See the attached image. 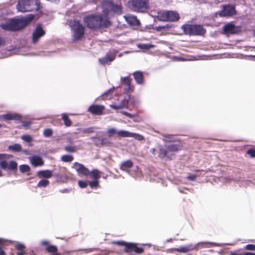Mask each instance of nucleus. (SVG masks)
<instances>
[{"instance_id":"1","label":"nucleus","mask_w":255,"mask_h":255,"mask_svg":"<svg viewBox=\"0 0 255 255\" xmlns=\"http://www.w3.org/2000/svg\"><path fill=\"white\" fill-rule=\"evenodd\" d=\"M83 22L88 28L93 30L107 28L111 25L108 18L102 14L86 15L83 18Z\"/></svg>"},{"instance_id":"2","label":"nucleus","mask_w":255,"mask_h":255,"mask_svg":"<svg viewBox=\"0 0 255 255\" xmlns=\"http://www.w3.org/2000/svg\"><path fill=\"white\" fill-rule=\"evenodd\" d=\"M69 25L73 32L72 40L76 42L82 39L85 35V28L77 19H71L68 21Z\"/></svg>"},{"instance_id":"3","label":"nucleus","mask_w":255,"mask_h":255,"mask_svg":"<svg viewBox=\"0 0 255 255\" xmlns=\"http://www.w3.org/2000/svg\"><path fill=\"white\" fill-rule=\"evenodd\" d=\"M182 148V145L180 143L168 145L166 148L160 147L158 156L160 158L166 157L168 160H171L175 155V152L181 150Z\"/></svg>"},{"instance_id":"4","label":"nucleus","mask_w":255,"mask_h":255,"mask_svg":"<svg viewBox=\"0 0 255 255\" xmlns=\"http://www.w3.org/2000/svg\"><path fill=\"white\" fill-rule=\"evenodd\" d=\"M39 5L40 2L38 0H19L16 8L18 11L25 12L33 10H38Z\"/></svg>"},{"instance_id":"5","label":"nucleus","mask_w":255,"mask_h":255,"mask_svg":"<svg viewBox=\"0 0 255 255\" xmlns=\"http://www.w3.org/2000/svg\"><path fill=\"white\" fill-rule=\"evenodd\" d=\"M157 18L161 21L174 22L180 18L179 14L175 11L162 10L157 12Z\"/></svg>"},{"instance_id":"6","label":"nucleus","mask_w":255,"mask_h":255,"mask_svg":"<svg viewBox=\"0 0 255 255\" xmlns=\"http://www.w3.org/2000/svg\"><path fill=\"white\" fill-rule=\"evenodd\" d=\"M185 33L190 35H202L206 33V29L200 24H184L182 26Z\"/></svg>"},{"instance_id":"7","label":"nucleus","mask_w":255,"mask_h":255,"mask_svg":"<svg viewBox=\"0 0 255 255\" xmlns=\"http://www.w3.org/2000/svg\"><path fill=\"white\" fill-rule=\"evenodd\" d=\"M101 7L103 8V12L105 14H108L110 11L121 14L122 12V5L116 4L111 0L103 1L101 4Z\"/></svg>"},{"instance_id":"8","label":"nucleus","mask_w":255,"mask_h":255,"mask_svg":"<svg viewBox=\"0 0 255 255\" xmlns=\"http://www.w3.org/2000/svg\"><path fill=\"white\" fill-rule=\"evenodd\" d=\"M148 0H129L128 7L133 11L144 12L148 8Z\"/></svg>"},{"instance_id":"9","label":"nucleus","mask_w":255,"mask_h":255,"mask_svg":"<svg viewBox=\"0 0 255 255\" xmlns=\"http://www.w3.org/2000/svg\"><path fill=\"white\" fill-rule=\"evenodd\" d=\"M34 18V15L30 14L23 19H11V25L13 31L20 30L26 26Z\"/></svg>"},{"instance_id":"10","label":"nucleus","mask_w":255,"mask_h":255,"mask_svg":"<svg viewBox=\"0 0 255 255\" xmlns=\"http://www.w3.org/2000/svg\"><path fill=\"white\" fill-rule=\"evenodd\" d=\"M8 155L6 154H0V167L3 169H8L10 170H15L17 169V164L14 161H11L8 163L5 160H2L4 159L8 158Z\"/></svg>"},{"instance_id":"11","label":"nucleus","mask_w":255,"mask_h":255,"mask_svg":"<svg viewBox=\"0 0 255 255\" xmlns=\"http://www.w3.org/2000/svg\"><path fill=\"white\" fill-rule=\"evenodd\" d=\"M46 34L45 31L44 30L42 26L40 24L36 26L34 30L32 36L31 40L33 44L37 43L39 39Z\"/></svg>"},{"instance_id":"12","label":"nucleus","mask_w":255,"mask_h":255,"mask_svg":"<svg viewBox=\"0 0 255 255\" xmlns=\"http://www.w3.org/2000/svg\"><path fill=\"white\" fill-rule=\"evenodd\" d=\"M124 251L127 253L133 252L136 254H140L143 253L144 249L142 248L137 247L135 243L126 242L124 246Z\"/></svg>"},{"instance_id":"13","label":"nucleus","mask_w":255,"mask_h":255,"mask_svg":"<svg viewBox=\"0 0 255 255\" xmlns=\"http://www.w3.org/2000/svg\"><path fill=\"white\" fill-rule=\"evenodd\" d=\"M117 53V51L115 50H110L105 57L100 58L99 61L102 65L109 64L115 59Z\"/></svg>"},{"instance_id":"14","label":"nucleus","mask_w":255,"mask_h":255,"mask_svg":"<svg viewBox=\"0 0 255 255\" xmlns=\"http://www.w3.org/2000/svg\"><path fill=\"white\" fill-rule=\"evenodd\" d=\"M105 107L104 105L92 104L88 109V112L93 115L101 116L104 114Z\"/></svg>"},{"instance_id":"15","label":"nucleus","mask_w":255,"mask_h":255,"mask_svg":"<svg viewBox=\"0 0 255 255\" xmlns=\"http://www.w3.org/2000/svg\"><path fill=\"white\" fill-rule=\"evenodd\" d=\"M223 31L226 34H238L241 31V26H235L232 23H228L224 26Z\"/></svg>"},{"instance_id":"16","label":"nucleus","mask_w":255,"mask_h":255,"mask_svg":"<svg viewBox=\"0 0 255 255\" xmlns=\"http://www.w3.org/2000/svg\"><path fill=\"white\" fill-rule=\"evenodd\" d=\"M236 14V11L235 7L231 5H227L224 7L219 14L221 16H232Z\"/></svg>"},{"instance_id":"17","label":"nucleus","mask_w":255,"mask_h":255,"mask_svg":"<svg viewBox=\"0 0 255 255\" xmlns=\"http://www.w3.org/2000/svg\"><path fill=\"white\" fill-rule=\"evenodd\" d=\"M72 168H75L79 174L87 176L90 174L89 170L83 164L78 162H74Z\"/></svg>"},{"instance_id":"18","label":"nucleus","mask_w":255,"mask_h":255,"mask_svg":"<svg viewBox=\"0 0 255 255\" xmlns=\"http://www.w3.org/2000/svg\"><path fill=\"white\" fill-rule=\"evenodd\" d=\"M0 119H3L4 121L15 120L21 121L22 120L21 116L17 114L8 113L2 115L0 116Z\"/></svg>"},{"instance_id":"19","label":"nucleus","mask_w":255,"mask_h":255,"mask_svg":"<svg viewBox=\"0 0 255 255\" xmlns=\"http://www.w3.org/2000/svg\"><path fill=\"white\" fill-rule=\"evenodd\" d=\"M41 245L45 247V251L49 253H55L58 251L57 247L55 245H50L47 241H42Z\"/></svg>"},{"instance_id":"20","label":"nucleus","mask_w":255,"mask_h":255,"mask_svg":"<svg viewBox=\"0 0 255 255\" xmlns=\"http://www.w3.org/2000/svg\"><path fill=\"white\" fill-rule=\"evenodd\" d=\"M121 81L126 86L125 88L126 92H129L133 91V87L131 86V79L129 76L122 78Z\"/></svg>"},{"instance_id":"21","label":"nucleus","mask_w":255,"mask_h":255,"mask_svg":"<svg viewBox=\"0 0 255 255\" xmlns=\"http://www.w3.org/2000/svg\"><path fill=\"white\" fill-rule=\"evenodd\" d=\"M16 250V255H25L26 254V246L20 243L16 244L14 246Z\"/></svg>"},{"instance_id":"22","label":"nucleus","mask_w":255,"mask_h":255,"mask_svg":"<svg viewBox=\"0 0 255 255\" xmlns=\"http://www.w3.org/2000/svg\"><path fill=\"white\" fill-rule=\"evenodd\" d=\"M132 75L137 84H142L144 83L143 74L142 72L135 71Z\"/></svg>"},{"instance_id":"23","label":"nucleus","mask_w":255,"mask_h":255,"mask_svg":"<svg viewBox=\"0 0 255 255\" xmlns=\"http://www.w3.org/2000/svg\"><path fill=\"white\" fill-rule=\"evenodd\" d=\"M11 243L12 242L10 241L0 238V255H6L4 250V247L7 246Z\"/></svg>"},{"instance_id":"24","label":"nucleus","mask_w":255,"mask_h":255,"mask_svg":"<svg viewBox=\"0 0 255 255\" xmlns=\"http://www.w3.org/2000/svg\"><path fill=\"white\" fill-rule=\"evenodd\" d=\"M37 175L39 178H50L52 176V171L49 170H40L37 172Z\"/></svg>"},{"instance_id":"25","label":"nucleus","mask_w":255,"mask_h":255,"mask_svg":"<svg viewBox=\"0 0 255 255\" xmlns=\"http://www.w3.org/2000/svg\"><path fill=\"white\" fill-rule=\"evenodd\" d=\"M133 166L132 161L130 160H127L121 163L120 169L123 171H127L128 169L132 168Z\"/></svg>"},{"instance_id":"26","label":"nucleus","mask_w":255,"mask_h":255,"mask_svg":"<svg viewBox=\"0 0 255 255\" xmlns=\"http://www.w3.org/2000/svg\"><path fill=\"white\" fill-rule=\"evenodd\" d=\"M31 162L35 167L42 166L44 164V161L42 158L37 156H32L31 159Z\"/></svg>"},{"instance_id":"27","label":"nucleus","mask_w":255,"mask_h":255,"mask_svg":"<svg viewBox=\"0 0 255 255\" xmlns=\"http://www.w3.org/2000/svg\"><path fill=\"white\" fill-rule=\"evenodd\" d=\"M112 142L110 141V140L106 137H104L102 138H100L99 137L97 138V140L96 142V144L97 146H103L106 145L109 146L112 144Z\"/></svg>"},{"instance_id":"28","label":"nucleus","mask_w":255,"mask_h":255,"mask_svg":"<svg viewBox=\"0 0 255 255\" xmlns=\"http://www.w3.org/2000/svg\"><path fill=\"white\" fill-rule=\"evenodd\" d=\"M128 105V102L126 100H123L120 104H113L110 105V107L115 110L122 109L127 107Z\"/></svg>"},{"instance_id":"29","label":"nucleus","mask_w":255,"mask_h":255,"mask_svg":"<svg viewBox=\"0 0 255 255\" xmlns=\"http://www.w3.org/2000/svg\"><path fill=\"white\" fill-rule=\"evenodd\" d=\"M137 47L141 50L146 51L154 48L155 45L151 43H140L137 45Z\"/></svg>"},{"instance_id":"30","label":"nucleus","mask_w":255,"mask_h":255,"mask_svg":"<svg viewBox=\"0 0 255 255\" xmlns=\"http://www.w3.org/2000/svg\"><path fill=\"white\" fill-rule=\"evenodd\" d=\"M62 120L64 121V125L67 127H70L72 124L71 120L67 114L64 113L62 115Z\"/></svg>"},{"instance_id":"31","label":"nucleus","mask_w":255,"mask_h":255,"mask_svg":"<svg viewBox=\"0 0 255 255\" xmlns=\"http://www.w3.org/2000/svg\"><path fill=\"white\" fill-rule=\"evenodd\" d=\"M113 89H110L101 96L102 100H110L113 96Z\"/></svg>"},{"instance_id":"32","label":"nucleus","mask_w":255,"mask_h":255,"mask_svg":"<svg viewBox=\"0 0 255 255\" xmlns=\"http://www.w3.org/2000/svg\"><path fill=\"white\" fill-rule=\"evenodd\" d=\"M195 248L193 245H189L186 247H181L180 249H176V251L180 253H186L188 251L194 250Z\"/></svg>"},{"instance_id":"33","label":"nucleus","mask_w":255,"mask_h":255,"mask_svg":"<svg viewBox=\"0 0 255 255\" xmlns=\"http://www.w3.org/2000/svg\"><path fill=\"white\" fill-rule=\"evenodd\" d=\"M127 20V21L131 25H136L139 23V21L136 16H128Z\"/></svg>"},{"instance_id":"34","label":"nucleus","mask_w":255,"mask_h":255,"mask_svg":"<svg viewBox=\"0 0 255 255\" xmlns=\"http://www.w3.org/2000/svg\"><path fill=\"white\" fill-rule=\"evenodd\" d=\"M90 176L94 179L98 180L100 178V172L97 169H93L91 172H90Z\"/></svg>"},{"instance_id":"35","label":"nucleus","mask_w":255,"mask_h":255,"mask_svg":"<svg viewBox=\"0 0 255 255\" xmlns=\"http://www.w3.org/2000/svg\"><path fill=\"white\" fill-rule=\"evenodd\" d=\"M131 133L126 130H119L118 133V137H130L131 136Z\"/></svg>"},{"instance_id":"36","label":"nucleus","mask_w":255,"mask_h":255,"mask_svg":"<svg viewBox=\"0 0 255 255\" xmlns=\"http://www.w3.org/2000/svg\"><path fill=\"white\" fill-rule=\"evenodd\" d=\"M74 159V157L72 155L65 154L61 157V160L64 162H70Z\"/></svg>"},{"instance_id":"37","label":"nucleus","mask_w":255,"mask_h":255,"mask_svg":"<svg viewBox=\"0 0 255 255\" xmlns=\"http://www.w3.org/2000/svg\"><path fill=\"white\" fill-rule=\"evenodd\" d=\"M0 26L3 30L13 31L10 20L9 23L0 24Z\"/></svg>"},{"instance_id":"38","label":"nucleus","mask_w":255,"mask_h":255,"mask_svg":"<svg viewBox=\"0 0 255 255\" xmlns=\"http://www.w3.org/2000/svg\"><path fill=\"white\" fill-rule=\"evenodd\" d=\"M8 148L10 150L16 152H19L22 150L21 146L18 143H15L13 145H10Z\"/></svg>"},{"instance_id":"39","label":"nucleus","mask_w":255,"mask_h":255,"mask_svg":"<svg viewBox=\"0 0 255 255\" xmlns=\"http://www.w3.org/2000/svg\"><path fill=\"white\" fill-rule=\"evenodd\" d=\"M65 151L67 152L74 153L77 151V147L73 145H67L64 148Z\"/></svg>"},{"instance_id":"40","label":"nucleus","mask_w":255,"mask_h":255,"mask_svg":"<svg viewBox=\"0 0 255 255\" xmlns=\"http://www.w3.org/2000/svg\"><path fill=\"white\" fill-rule=\"evenodd\" d=\"M21 139L26 142L29 143V145L31 146L32 144L31 142L32 138L31 135L28 134H24L21 136Z\"/></svg>"},{"instance_id":"41","label":"nucleus","mask_w":255,"mask_h":255,"mask_svg":"<svg viewBox=\"0 0 255 255\" xmlns=\"http://www.w3.org/2000/svg\"><path fill=\"white\" fill-rule=\"evenodd\" d=\"M19 170L22 173L27 172L30 171V167L26 164L21 165L19 166Z\"/></svg>"},{"instance_id":"42","label":"nucleus","mask_w":255,"mask_h":255,"mask_svg":"<svg viewBox=\"0 0 255 255\" xmlns=\"http://www.w3.org/2000/svg\"><path fill=\"white\" fill-rule=\"evenodd\" d=\"M49 184V181L48 180L42 179L38 182L37 186L39 187H46Z\"/></svg>"},{"instance_id":"43","label":"nucleus","mask_w":255,"mask_h":255,"mask_svg":"<svg viewBox=\"0 0 255 255\" xmlns=\"http://www.w3.org/2000/svg\"><path fill=\"white\" fill-rule=\"evenodd\" d=\"M118 131L116 128H111L107 130V134L109 137L113 136L115 134L118 135Z\"/></svg>"},{"instance_id":"44","label":"nucleus","mask_w":255,"mask_h":255,"mask_svg":"<svg viewBox=\"0 0 255 255\" xmlns=\"http://www.w3.org/2000/svg\"><path fill=\"white\" fill-rule=\"evenodd\" d=\"M53 134V131L50 128H46L44 129L43 134L45 137H50Z\"/></svg>"},{"instance_id":"45","label":"nucleus","mask_w":255,"mask_h":255,"mask_svg":"<svg viewBox=\"0 0 255 255\" xmlns=\"http://www.w3.org/2000/svg\"><path fill=\"white\" fill-rule=\"evenodd\" d=\"M99 181L97 180L89 182V185L91 188H96L99 186Z\"/></svg>"},{"instance_id":"46","label":"nucleus","mask_w":255,"mask_h":255,"mask_svg":"<svg viewBox=\"0 0 255 255\" xmlns=\"http://www.w3.org/2000/svg\"><path fill=\"white\" fill-rule=\"evenodd\" d=\"M130 137H134L138 140H142L143 139V136L142 135L132 132L131 133V136H130Z\"/></svg>"},{"instance_id":"47","label":"nucleus","mask_w":255,"mask_h":255,"mask_svg":"<svg viewBox=\"0 0 255 255\" xmlns=\"http://www.w3.org/2000/svg\"><path fill=\"white\" fill-rule=\"evenodd\" d=\"M247 154L251 157L255 158V149H249L247 151Z\"/></svg>"},{"instance_id":"48","label":"nucleus","mask_w":255,"mask_h":255,"mask_svg":"<svg viewBox=\"0 0 255 255\" xmlns=\"http://www.w3.org/2000/svg\"><path fill=\"white\" fill-rule=\"evenodd\" d=\"M245 248L247 250L255 251V245L253 244H248Z\"/></svg>"},{"instance_id":"49","label":"nucleus","mask_w":255,"mask_h":255,"mask_svg":"<svg viewBox=\"0 0 255 255\" xmlns=\"http://www.w3.org/2000/svg\"><path fill=\"white\" fill-rule=\"evenodd\" d=\"M126 242L123 241H113L112 242V244L119 246H125Z\"/></svg>"},{"instance_id":"50","label":"nucleus","mask_w":255,"mask_h":255,"mask_svg":"<svg viewBox=\"0 0 255 255\" xmlns=\"http://www.w3.org/2000/svg\"><path fill=\"white\" fill-rule=\"evenodd\" d=\"M79 186L82 188H86L88 186L87 183L85 181L79 180L78 181Z\"/></svg>"},{"instance_id":"51","label":"nucleus","mask_w":255,"mask_h":255,"mask_svg":"<svg viewBox=\"0 0 255 255\" xmlns=\"http://www.w3.org/2000/svg\"><path fill=\"white\" fill-rule=\"evenodd\" d=\"M197 176H198V175H197L189 174L187 176V179L190 181H194V180H195V179H196Z\"/></svg>"},{"instance_id":"52","label":"nucleus","mask_w":255,"mask_h":255,"mask_svg":"<svg viewBox=\"0 0 255 255\" xmlns=\"http://www.w3.org/2000/svg\"><path fill=\"white\" fill-rule=\"evenodd\" d=\"M22 123V126L25 128H28L32 124V123L31 122L29 121H23Z\"/></svg>"},{"instance_id":"53","label":"nucleus","mask_w":255,"mask_h":255,"mask_svg":"<svg viewBox=\"0 0 255 255\" xmlns=\"http://www.w3.org/2000/svg\"><path fill=\"white\" fill-rule=\"evenodd\" d=\"M121 113L123 115L128 117L129 118H133L134 117V115H132V114H131L130 113H128L127 112H126V111H122L121 112Z\"/></svg>"},{"instance_id":"54","label":"nucleus","mask_w":255,"mask_h":255,"mask_svg":"<svg viewBox=\"0 0 255 255\" xmlns=\"http://www.w3.org/2000/svg\"><path fill=\"white\" fill-rule=\"evenodd\" d=\"M168 25H159V26H156L155 28V29L157 30V31H159L162 29H165V28H168Z\"/></svg>"},{"instance_id":"55","label":"nucleus","mask_w":255,"mask_h":255,"mask_svg":"<svg viewBox=\"0 0 255 255\" xmlns=\"http://www.w3.org/2000/svg\"><path fill=\"white\" fill-rule=\"evenodd\" d=\"M25 255H35V253L33 250H30L29 251H26V254Z\"/></svg>"},{"instance_id":"56","label":"nucleus","mask_w":255,"mask_h":255,"mask_svg":"<svg viewBox=\"0 0 255 255\" xmlns=\"http://www.w3.org/2000/svg\"><path fill=\"white\" fill-rule=\"evenodd\" d=\"M5 40L3 38L0 36V46L4 45Z\"/></svg>"},{"instance_id":"57","label":"nucleus","mask_w":255,"mask_h":255,"mask_svg":"<svg viewBox=\"0 0 255 255\" xmlns=\"http://www.w3.org/2000/svg\"><path fill=\"white\" fill-rule=\"evenodd\" d=\"M241 255H255V253L251 252H245Z\"/></svg>"},{"instance_id":"58","label":"nucleus","mask_w":255,"mask_h":255,"mask_svg":"<svg viewBox=\"0 0 255 255\" xmlns=\"http://www.w3.org/2000/svg\"><path fill=\"white\" fill-rule=\"evenodd\" d=\"M241 254H239L238 253L237 251L232 252L228 255H241Z\"/></svg>"},{"instance_id":"59","label":"nucleus","mask_w":255,"mask_h":255,"mask_svg":"<svg viewBox=\"0 0 255 255\" xmlns=\"http://www.w3.org/2000/svg\"><path fill=\"white\" fill-rule=\"evenodd\" d=\"M94 250H95L94 249H88L84 250V251H85L86 253H89V252L93 251Z\"/></svg>"},{"instance_id":"60","label":"nucleus","mask_w":255,"mask_h":255,"mask_svg":"<svg viewBox=\"0 0 255 255\" xmlns=\"http://www.w3.org/2000/svg\"><path fill=\"white\" fill-rule=\"evenodd\" d=\"M69 192V190L67 189H63L62 190H61V193H67Z\"/></svg>"},{"instance_id":"61","label":"nucleus","mask_w":255,"mask_h":255,"mask_svg":"<svg viewBox=\"0 0 255 255\" xmlns=\"http://www.w3.org/2000/svg\"><path fill=\"white\" fill-rule=\"evenodd\" d=\"M155 148H152L150 150V152L153 154H155Z\"/></svg>"},{"instance_id":"62","label":"nucleus","mask_w":255,"mask_h":255,"mask_svg":"<svg viewBox=\"0 0 255 255\" xmlns=\"http://www.w3.org/2000/svg\"><path fill=\"white\" fill-rule=\"evenodd\" d=\"M67 140H68V141L69 142H70V143H72V141H73V140H72V139L71 138H68L67 139Z\"/></svg>"},{"instance_id":"63","label":"nucleus","mask_w":255,"mask_h":255,"mask_svg":"<svg viewBox=\"0 0 255 255\" xmlns=\"http://www.w3.org/2000/svg\"><path fill=\"white\" fill-rule=\"evenodd\" d=\"M92 131V130H90V129H86V130H85V132H90Z\"/></svg>"},{"instance_id":"64","label":"nucleus","mask_w":255,"mask_h":255,"mask_svg":"<svg viewBox=\"0 0 255 255\" xmlns=\"http://www.w3.org/2000/svg\"><path fill=\"white\" fill-rule=\"evenodd\" d=\"M54 176L56 177H59L60 176L59 173H54Z\"/></svg>"}]
</instances>
